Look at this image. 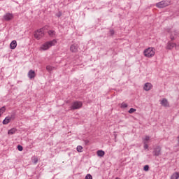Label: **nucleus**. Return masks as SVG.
Returning <instances> with one entry per match:
<instances>
[{
    "label": "nucleus",
    "instance_id": "9b49d317",
    "mask_svg": "<svg viewBox=\"0 0 179 179\" xmlns=\"http://www.w3.org/2000/svg\"><path fill=\"white\" fill-rule=\"evenodd\" d=\"M13 115H11V117H6V118L3 120V125H7V124L10 122V120H12V117Z\"/></svg>",
    "mask_w": 179,
    "mask_h": 179
},
{
    "label": "nucleus",
    "instance_id": "f257e3e1",
    "mask_svg": "<svg viewBox=\"0 0 179 179\" xmlns=\"http://www.w3.org/2000/svg\"><path fill=\"white\" fill-rule=\"evenodd\" d=\"M56 44H57V40L53 39L52 41H50L43 43L41 47V50H43V51H47V50L50 48V47H52Z\"/></svg>",
    "mask_w": 179,
    "mask_h": 179
},
{
    "label": "nucleus",
    "instance_id": "20e7f679",
    "mask_svg": "<svg viewBox=\"0 0 179 179\" xmlns=\"http://www.w3.org/2000/svg\"><path fill=\"white\" fill-rule=\"evenodd\" d=\"M83 103L81 101H74L70 106V110H79L82 108Z\"/></svg>",
    "mask_w": 179,
    "mask_h": 179
},
{
    "label": "nucleus",
    "instance_id": "39448f33",
    "mask_svg": "<svg viewBox=\"0 0 179 179\" xmlns=\"http://www.w3.org/2000/svg\"><path fill=\"white\" fill-rule=\"evenodd\" d=\"M152 154L153 156H160V155H162V147L157 146L156 148H155Z\"/></svg>",
    "mask_w": 179,
    "mask_h": 179
},
{
    "label": "nucleus",
    "instance_id": "cd10ccee",
    "mask_svg": "<svg viewBox=\"0 0 179 179\" xmlns=\"http://www.w3.org/2000/svg\"><path fill=\"white\" fill-rule=\"evenodd\" d=\"M17 150H19V152H22V150H23V146L20 145H17Z\"/></svg>",
    "mask_w": 179,
    "mask_h": 179
},
{
    "label": "nucleus",
    "instance_id": "f3484780",
    "mask_svg": "<svg viewBox=\"0 0 179 179\" xmlns=\"http://www.w3.org/2000/svg\"><path fill=\"white\" fill-rule=\"evenodd\" d=\"M14 134H16V129H15V128L10 129L8 131V135H14Z\"/></svg>",
    "mask_w": 179,
    "mask_h": 179
},
{
    "label": "nucleus",
    "instance_id": "393cba45",
    "mask_svg": "<svg viewBox=\"0 0 179 179\" xmlns=\"http://www.w3.org/2000/svg\"><path fill=\"white\" fill-rule=\"evenodd\" d=\"M135 111H136V109L131 108L129 109V113L132 114L133 113H135Z\"/></svg>",
    "mask_w": 179,
    "mask_h": 179
},
{
    "label": "nucleus",
    "instance_id": "f704fd0d",
    "mask_svg": "<svg viewBox=\"0 0 179 179\" xmlns=\"http://www.w3.org/2000/svg\"><path fill=\"white\" fill-rule=\"evenodd\" d=\"M115 179H121V178H116Z\"/></svg>",
    "mask_w": 179,
    "mask_h": 179
},
{
    "label": "nucleus",
    "instance_id": "423d86ee",
    "mask_svg": "<svg viewBox=\"0 0 179 179\" xmlns=\"http://www.w3.org/2000/svg\"><path fill=\"white\" fill-rule=\"evenodd\" d=\"M78 48H79V45L74 43V44L71 45L70 51L71 52H78Z\"/></svg>",
    "mask_w": 179,
    "mask_h": 179
},
{
    "label": "nucleus",
    "instance_id": "4be33fe9",
    "mask_svg": "<svg viewBox=\"0 0 179 179\" xmlns=\"http://www.w3.org/2000/svg\"><path fill=\"white\" fill-rule=\"evenodd\" d=\"M83 149V147H82V145L77 146V152H78V153H81Z\"/></svg>",
    "mask_w": 179,
    "mask_h": 179
},
{
    "label": "nucleus",
    "instance_id": "bb28decb",
    "mask_svg": "<svg viewBox=\"0 0 179 179\" xmlns=\"http://www.w3.org/2000/svg\"><path fill=\"white\" fill-rule=\"evenodd\" d=\"M144 171H149V165H145L143 167Z\"/></svg>",
    "mask_w": 179,
    "mask_h": 179
},
{
    "label": "nucleus",
    "instance_id": "7ed1b4c3",
    "mask_svg": "<svg viewBox=\"0 0 179 179\" xmlns=\"http://www.w3.org/2000/svg\"><path fill=\"white\" fill-rule=\"evenodd\" d=\"M44 27L41 28L34 32V36L36 40H40L44 37Z\"/></svg>",
    "mask_w": 179,
    "mask_h": 179
},
{
    "label": "nucleus",
    "instance_id": "412c9836",
    "mask_svg": "<svg viewBox=\"0 0 179 179\" xmlns=\"http://www.w3.org/2000/svg\"><path fill=\"white\" fill-rule=\"evenodd\" d=\"M6 108H5V106H3L0 108V115H2L3 113H5Z\"/></svg>",
    "mask_w": 179,
    "mask_h": 179
},
{
    "label": "nucleus",
    "instance_id": "aec40b11",
    "mask_svg": "<svg viewBox=\"0 0 179 179\" xmlns=\"http://www.w3.org/2000/svg\"><path fill=\"white\" fill-rule=\"evenodd\" d=\"M150 139V137L146 136L145 138H143V143H148V141Z\"/></svg>",
    "mask_w": 179,
    "mask_h": 179
},
{
    "label": "nucleus",
    "instance_id": "7c9ffc66",
    "mask_svg": "<svg viewBox=\"0 0 179 179\" xmlns=\"http://www.w3.org/2000/svg\"><path fill=\"white\" fill-rule=\"evenodd\" d=\"M110 36H114V30L113 29L110 30Z\"/></svg>",
    "mask_w": 179,
    "mask_h": 179
},
{
    "label": "nucleus",
    "instance_id": "dca6fc26",
    "mask_svg": "<svg viewBox=\"0 0 179 179\" xmlns=\"http://www.w3.org/2000/svg\"><path fill=\"white\" fill-rule=\"evenodd\" d=\"M174 47H176V43H168V45H167L168 50H173Z\"/></svg>",
    "mask_w": 179,
    "mask_h": 179
},
{
    "label": "nucleus",
    "instance_id": "f8f14e48",
    "mask_svg": "<svg viewBox=\"0 0 179 179\" xmlns=\"http://www.w3.org/2000/svg\"><path fill=\"white\" fill-rule=\"evenodd\" d=\"M178 32L177 31H173L171 33L170 38L173 41V40H176V37H177Z\"/></svg>",
    "mask_w": 179,
    "mask_h": 179
},
{
    "label": "nucleus",
    "instance_id": "b1692460",
    "mask_svg": "<svg viewBox=\"0 0 179 179\" xmlns=\"http://www.w3.org/2000/svg\"><path fill=\"white\" fill-rule=\"evenodd\" d=\"M127 107H128V104L125 103H122L121 104V108H127Z\"/></svg>",
    "mask_w": 179,
    "mask_h": 179
},
{
    "label": "nucleus",
    "instance_id": "c756f323",
    "mask_svg": "<svg viewBox=\"0 0 179 179\" xmlns=\"http://www.w3.org/2000/svg\"><path fill=\"white\" fill-rule=\"evenodd\" d=\"M38 162V159H37V158H35V159H34V164H37V162Z\"/></svg>",
    "mask_w": 179,
    "mask_h": 179
},
{
    "label": "nucleus",
    "instance_id": "0eeeda50",
    "mask_svg": "<svg viewBox=\"0 0 179 179\" xmlns=\"http://www.w3.org/2000/svg\"><path fill=\"white\" fill-rule=\"evenodd\" d=\"M157 8H166V6H169V3L166 2V1H162L156 4Z\"/></svg>",
    "mask_w": 179,
    "mask_h": 179
},
{
    "label": "nucleus",
    "instance_id": "a878e982",
    "mask_svg": "<svg viewBox=\"0 0 179 179\" xmlns=\"http://www.w3.org/2000/svg\"><path fill=\"white\" fill-rule=\"evenodd\" d=\"M85 179H93V176H92L90 173H88L86 175Z\"/></svg>",
    "mask_w": 179,
    "mask_h": 179
},
{
    "label": "nucleus",
    "instance_id": "9d476101",
    "mask_svg": "<svg viewBox=\"0 0 179 179\" xmlns=\"http://www.w3.org/2000/svg\"><path fill=\"white\" fill-rule=\"evenodd\" d=\"M28 78L30 79H34V78H36V72L33 70H30L28 72Z\"/></svg>",
    "mask_w": 179,
    "mask_h": 179
},
{
    "label": "nucleus",
    "instance_id": "a211bd4d",
    "mask_svg": "<svg viewBox=\"0 0 179 179\" xmlns=\"http://www.w3.org/2000/svg\"><path fill=\"white\" fill-rule=\"evenodd\" d=\"M179 178V173L178 172L174 173L171 176V179H178Z\"/></svg>",
    "mask_w": 179,
    "mask_h": 179
},
{
    "label": "nucleus",
    "instance_id": "ddd939ff",
    "mask_svg": "<svg viewBox=\"0 0 179 179\" xmlns=\"http://www.w3.org/2000/svg\"><path fill=\"white\" fill-rule=\"evenodd\" d=\"M160 104L162 105L164 107H169V101H167V99L164 98L161 101Z\"/></svg>",
    "mask_w": 179,
    "mask_h": 179
},
{
    "label": "nucleus",
    "instance_id": "c85d7f7f",
    "mask_svg": "<svg viewBox=\"0 0 179 179\" xmlns=\"http://www.w3.org/2000/svg\"><path fill=\"white\" fill-rule=\"evenodd\" d=\"M149 148V145H148V143H144V149H148Z\"/></svg>",
    "mask_w": 179,
    "mask_h": 179
},
{
    "label": "nucleus",
    "instance_id": "4468645a",
    "mask_svg": "<svg viewBox=\"0 0 179 179\" xmlns=\"http://www.w3.org/2000/svg\"><path fill=\"white\" fill-rule=\"evenodd\" d=\"M17 46V43L16 42V41H13L10 44V48L11 50H15L16 48V47Z\"/></svg>",
    "mask_w": 179,
    "mask_h": 179
},
{
    "label": "nucleus",
    "instance_id": "6e6552de",
    "mask_svg": "<svg viewBox=\"0 0 179 179\" xmlns=\"http://www.w3.org/2000/svg\"><path fill=\"white\" fill-rule=\"evenodd\" d=\"M3 19L6 22H9V20H12V19H13V14L7 13L3 15Z\"/></svg>",
    "mask_w": 179,
    "mask_h": 179
},
{
    "label": "nucleus",
    "instance_id": "f03ea898",
    "mask_svg": "<svg viewBox=\"0 0 179 179\" xmlns=\"http://www.w3.org/2000/svg\"><path fill=\"white\" fill-rule=\"evenodd\" d=\"M155 48H148L144 50V56L147 57V58H152V57L155 56Z\"/></svg>",
    "mask_w": 179,
    "mask_h": 179
},
{
    "label": "nucleus",
    "instance_id": "2f4dec72",
    "mask_svg": "<svg viewBox=\"0 0 179 179\" xmlns=\"http://www.w3.org/2000/svg\"><path fill=\"white\" fill-rule=\"evenodd\" d=\"M89 140H85V145H88L89 144Z\"/></svg>",
    "mask_w": 179,
    "mask_h": 179
},
{
    "label": "nucleus",
    "instance_id": "5701e85b",
    "mask_svg": "<svg viewBox=\"0 0 179 179\" xmlns=\"http://www.w3.org/2000/svg\"><path fill=\"white\" fill-rule=\"evenodd\" d=\"M46 69H47V71H48V72H51V71H52L54 69V67H52L51 66H47Z\"/></svg>",
    "mask_w": 179,
    "mask_h": 179
},
{
    "label": "nucleus",
    "instance_id": "72a5a7b5",
    "mask_svg": "<svg viewBox=\"0 0 179 179\" xmlns=\"http://www.w3.org/2000/svg\"><path fill=\"white\" fill-rule=\"evenodd\" d=\"M62 15V14L61 13H59L58 15H57V17H61Z\"/></svg>",
    "mask_w": 179,
    "mask_h": 179
},
{
    "label": "nucleus",
    "instance_id": "c9c22d12",
    "mask_svg": "<svg viewBox=\"0 0 179 179\" xmlns=\"http://www.w3.org/2000/svg\"><path fill=\"white\" fill-rule=\"evenodd\" d=\"M178 139H179V136H178ZM178 143H179V140H178Z\"/></svg>",
    "mask_w": 179,
    "mask_h": 179
},
{
    "label": "nucleus",
    "instance_id": "6ab92c4d",
    "mask_svg": "<svg viewBox=\"0 0 179 179\" xmlns=\"http://www.w3.org/2000/svg\"><path fill=\"white\" fill-rule=\"evenodd\" d=\"M48 34H49V36H50V37H54V36H55V31L50 30L48 31Z\"/></svg>",
    "mask_w": 179,
    "mask_h": 179
},
{
    "label": "nucleus",
    "instance_id": "2eb2a0df",
    "mask_svg": "<svg viewBox=\"0 0 179 179\" xmlns=\"http://www.w3.org/2000/svg\"><path fill=\"white\" fill-rule=\"evenodd\" d=\"M96 155L99 157H103L106 155V152L103 150H99L96 152Z\"/></svg>",
    "mask_w": 179,
    "mask_h": 179
},
{
    "label": "nucleus",
    "instance_id": "1a4fd4ad",
    "mask_svg": "<svg viewBox=\"0 0 179 179\" xmlns=\"http://www.w3.org/2000/svg\"><path fill=\"white\" fill-rule=\"evenodd\" d=\"M152 87V83H146L144 85V90H145V92H149V90H150Z\"/></svg>",
    "mask_w": 179,
    "mask_h": 179
},
{
    "label": "nucleus",
    "instance_id": "473e14b6",
    "mask_svg": "<svg viewBox=\"0 0 179 179\" xmlns=\"http://www.w3.org/2000/svg\"><path fill=\"white\" fill-rule=\"evenodd\" d=\"M175 48H176V50H179V45H175Z\"/></svg>",
    "mask_w": 179,
    "mask_h": 179
}]
</instances>
